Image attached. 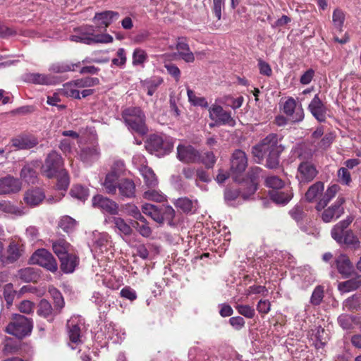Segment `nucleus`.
Listing matches in <instances>:
<instances>
[{
	"instance_id": "f257e3e1",
	"label": "nucleus",
	"mask_w": 361,
	"mask_h": 361,
	"mask_svg": "<svg viewBox=\"0 0 361 361\" xmlns=\"http://www.w3.org/2000/svg\"><path fill=\"white\" fill-rule=\"evenodd\" d=\"M122 117L126 124L132 130L145 135L147 132L145 125V116L143 111L138 107H130L122 113Z\"/></svg>"
},
{
	"instance_id": "f03ea898",
	"label": "nucleus",
	"mask_w": 361,
	"mask_h": 361,
	"mask_svg": "<svg viewBox=\"0 0 361 361\" xmlns=\"http://www.w3.org/2000/svg\"><path fill=\"white\" fill-rule=\"evenodd\" d=\"M32 320L21 314H14L6 331L8 334L23 338L30 334L32 330Z\"/></svg>"
},
{
	"instance_id": "7ed1b4c3",
	"label": "nucleus",
	"mask_w": 361,
	"mask_h": 361,
	"mask_svg": "<svg viewBox=\"0 0 361 361\" xmlns=\"http://www.w3.org/2000/svg\"><path fill=\"white\" fill-rule=\"evenodd\" d=\"M283 147L279 144V136L276 133L269 134L262 141L252 147V153L255 158L257 159V162L261 163L264 156L267 153L276 149H280Z\"/></svg>"
},
{
	"instance_id": "20e7f679",
	"label": "nucleus",
	"mask_w": 361,
	"mask_h": 361,
	"mask_svg": "<svg viewBox=\"0 0 361 361\" xmlns=\"http://www.w3.org/2000/svg\"><path fill=\"white\" fill-rule=\"evenodd\" d=\"M63 159L55 150L51 151L46 157L42 166V173L48 178H54L58 172L63 169Z\"/></svg>"
},
{
	"instance_id": "39448f33",
	"label": "nucleus",
	"mask_w": 361,
	"mask_h": 361,
	"mask_svg": "<svg viewBox=\"0 0 361 361\" xmlns=\"http://www.w3.org/2000/svg\"><path fill=\"white\" fill-rule=\"evenodd\" d=\"M24 252L22 245L11 241L5 249L4 244L0 241V263L3 266H7L17 262Z\"/></svg>"
},
{
	"instance_id": "423d86ee",
	"label": "nucleus",
	"mask_w": 361,
	"mask_h": 361,
	"mask_svg": "<svg viewBox=\"0 0 361 361\" xmlns=\"http://www.w3.org/2000/svg\"><path fill=\"white\" fill-rule=\"evenodd\" d=\"M32 264H38L51 272H56L58 264L52 254L46 249H38L30 257Z\"/></svg>"
},
{
	"instance_id": "0eeeda50",
	"label": "nucleus",
	"mask_w": 361,
	"mask_h": 361,
	"mask_svg": "<svg viewBox=\"0 0 361 361\" xmlns=\"http://www.w3.org/2000/svg\"><path fill=\"white\" fill-rule=\"evenodd\" d=\"M146 149L151 153L158 155L167 154L173 149V144L164 140L163 137L156 134L151 135L146 143Z\"/></svg>"
},
{
	"instance_id": "6e6552de",
	"label": "nucleus",
	"mask_w": 361,
	"mask_h": 361,
	"mask_svg": "<svg viewBox=\"0 0 361 361\" xmlns=\"http://www.w3.org/2000/svg\"><path fill=\"white\" fill-rule=\"evenodd\" d=\"M177 158L183 163L193 164L200 161L201 154L190 145H179L177 147Z\"/></svg>"
},
{
	"instance_id": "1a4fd4ad",
	"label": "nucleus",
	"mask_w": 361,
	"mask_h": 361,
	"mask_svg": "<svg viewBox=\"0 0 361 361\" xmlns=\"http://www.w3.org/2000/svg\"><path fill=\"white\" fill-rule=\"evenodd\" d=\"M209 118L214 121L218 125H228L234 126L235 120L231 116L230 112L225 111L222 106L219 105H212L209 109Z\"/></svg>"
},
{
	"instance_id": "9d476101",
	"label": "nucleus",
	"mask_w": 361,
	"mask_h": 361,
	"mask_svg": "<svg viewBox=\"0 0 361 361\" xmlns=\"http://www.w3.org/2000/svg\"><path fill=\"white\" fill-rule=\"evenodd\" d=\"M82 325V322L78 317H72L67 322L66 327L70 340L69 345L72 349L75 348L72 344L79 345L82 343L81 327Z\"/></svg>"
},
{
	"instance_id": "9b49d317",
	"label": "nucleus",
	"mask_w": 361,
	"mask_h": 361,
	"mask_svg": "<svg viewBox=\"0 0 361 361\" xmlns=\"http://www.w3.org/2000/svg\"><path fill=\"white\" fill-rule=\"evenodd\" d=\"M317 173L318 171L312 163L302 161L298 167L296 178L300 184H306L313 180Z\"/></svg>"
},
{
	"instance_id": "f8f14e48",
	"label": "nucleus",
	"mask_w": 361,
	"mask_h": 361,
	"mask_svg": "<svg viewBox=\"0 0 361 361\" xmlns=\"http://www.w3.org/2000/svg\"><path fill=\"white\" fill-rule=\"evenodd\" d=\"M345 202V200L343 197H338L336 202L331 206L324 209L322 215V220L328 223L339 218L344 212L343 204Z\"/></svg>"
},
{
	"instance_id": "ddd939ff",
	"label": "nucleus",
	"mask_w": 361,
	"mask_h": 361,
	"mask_svg": "<svg viewBox=\"0 0 361 361\" xmlns=\"http://www.w3.org/2000/svg\"><path fill=\"white\" fill-rule=\"evenodd\" d=\"M92 205L94 207L100 209L104 212H106L111 215H116L118 213V204L109 198L100 195L93 197Z\"/></svg>"
},
{
	"instance_id": "4468645a",
	"label": "nucleus",
	"mask_w": 361,
	"mask_h": 361,
	"mask_svg": "<svg viewBox=\"0 0 361 361\" xmlns=\"http://www.w3.org/2000/svg\"><path fill=\"white\" fill-rule=\"evenodd\" d=\"M247 166V157L245 152L235 149L231 159V171L233 173L240 174Z\"/></svg>"
},
{
	"instance_id": "2eb2a0df",
	"label": "nucleus",
	"mask_w": 361,
	"mask_h": 361,
	"mask_svg": "<svg viewBox=\"0 0 361 361\" xmlns=\"http://www.w3.org/2000/svg\"><path fill=\"white\" fill-rule=\"evenodd\" d=\"M133 160L134 162L138 161L141 163L140 171L145 180V184L149 188L156 186L158 183L157 179L152 169L144 165L146 162L145 158L142 155L137 154L133 157Z\"/></svg>"
},
{
	"instance_id": "dca6fc26",
	"label": "nucleus",
	"mask_w": 361,
	"mask_h": 361,
	"mask_svg": "<svg viewBox=\"0 0 361 361\" xmlns=\"http://www.w3.org/2000/svg\"><path fill=\"white\" fill-rule=\"evenodd\" d=\"M21 190V183L17 178L7 176L0 178V195L16 193Z\"/></svg>"
},
{
	"instance_id": "f3484780",
	"label": "nucleus",
	"mask_w": 361,
	"mask_h": 361,
	"mask_svg": "<svg viewBox=\"0 0 361 361\" xmlns=\"http://www.w3.org/2000/svg\"><path fill=\"white\" fill-rule=\"evenodd\" d=\"M308 109L312 116L319 121L324 122L326 118L327 109L322 102L318 94H315L309 104Z\"/></svg>"
},
{
	"instance_id": "a211bd4d",
	"label": "nucleus",
	"mask_w": 361,
	"mask_h": 361,
	"mask_svg": "<svg viewBox=\"0 0 361 361\" xmlns=\"http://www.w3.org/2000/svg\"><path fill=\"white\" fill-rule=\"evenodd\" d=\"M336 269L343 278H348L354 272V267L349 257L341 254L335 259Z\"/></svg>"
},
{
	"instance_id": "6ab92c4d",
	"label": "nucleus",
	"mask_w": 361,
	"mask_h": 361,
	"mask_svg": "<svg viewBox=\"0 0 361 361\" xmlns=\"http://www.w3.org/2000/svg\"><path fill=\"white\" fill-rule=\"evenodd\" d=\"M12 146L17 149H28L35 147L38 144V140L32 135H21L12 138Z\"/></svg>"
},
{
	"instance_id": "aec40b11",
	"label": "nucleus",
	"mask_w": 361,
	"mask_h": 361,
	"mask_svg": "<svg viewBox=\"0 0 361 361\" xmlns=\"http://www.w3.org/2000/svg\"><path fill=\"white\" fill-rule=\"evenodd\" d=\"M284 113L290 116V119L293 122L301 121L304 118L303 109L300 107L296 109L295 100L293 98L288 99L283 105Z\"/></svg>"
},
{
	"instance_id": "412c9836",
	"label": "nucleus",
	"mask_w": 361,
	"mask_h": 361,
	"mask_svg": "<svg viewBox=\"0 0 361 361\" xmlns=\"http://www.w3.org/2000/svg\"><path fill=\"white\" fill-rule=\"evenodd\" d=\"M113 42V37L109 34L93 33L92 28H90L86 32L82 33V43L92 44L94 43H111Z\"/></svg>"
},
{
	"instance_id": "4be33fe9",
	"label": "nucleus",
	"mask_w": 361,
	"mask_h": 361,
	"mask_svg": "<svg viewBox=\"0 0 361 361\" xmlns=\"http://www.w3.org/2000/svg\"><path fill=\"white\" fill-rule=\"evenodd\" d=\"M37 313L49 322H53L55 317L59 314L58 311L54 307L53 308L51 303L45 299H42L39 301L37 305Z\"/></svg>"
},
{
	"instance_id": "5701e85b",
	"label": "nucleus",
	"mask_w": 361,
	"mask_h": 361,
	"mask_svg": "<svg viewBox=\"0 0 361 361\" xmlns=\"http://www.w3.org/2000/svg\"><path fill=\"white\" fill-rule=\"evenodd\" d=\"M117 189L121 198H133L135 196V184L133 180L123 178L118 182Z\"/></svg>"
},
{
	"instance_id": "b1692460",
	"label": "nucleus",
	"mask_w": 361,
	"mask_h": 361,
	"mask_svg": "<svg viewBox=\"0 0 361 361\" xmlns=\"http://www.w3.org/2000/svg\"><path fill=\"white\" fill-rule=\"evenodd\" d=\"M71 248V245L64 239H59L57 240H52V249L56 255L60 262H62V267L68 269L66 264L64 263L63 256L68 254Z\"/></svg>"
},
{
	"instance_id": "393cba45",
	"label": "nucleus",
	"mask_w": 361,
	"mask_h": 361,
	"mask_svg": "<svg viewBox=\"0 0 361 361\" xmlns=\"http://www.w3.org/2000/svg\"><path fill=\"white\" fill-rule=\"evenodd\" d=\"M118 16L119 14L118 12L106 11L96 13L94 20L99 27L106 29L114 20H117Z\"/></svg>"
},
{
	"instance_id": "a878e982",
	"label": "nucleus",
	"mask_w": 361,
	"mask_h": 361,
	"mask_svg": "<svg viewBox=\"0 0 361 361\" xmlns=\"http://www.w3.org/2000/svg\"><path fill=\"white\" fill-rule=\"evenodd\" d=\"M240 195L244 200H247L252 195H249V190H247L245 185L243 184L240 188L234 189L228 188L224 192V199L227 202L236 200Z\"/></svg>"
},
{
	"instance_id": "bb28decb",
	"label": "nucleus",
	"mask_w": 361,
	"mask_h": 361,
	"mask_svg": "<svg viewBox=\"0 0 361 361\" xmlns=\"http://www.w3.org/2000/svg\"><path fill=\"white\" fill-rule=\"evenodd\" d=\"M353 218L351 216H348L346 219L338 222L336 225L334 226L331 230V236L332 238L338 243H343V237L345 234V230L348 227V226L352 223Z\"/></svg>"
},
{
	"instance_id": "cd10ccee",
	"label": "nucleus",
	"mask_w": 361,
	"mask_h": 361,
	"mask_svg": "<svg viewBox=\"0 0 361 361\" xmlns=\"http://www.w3.org/2000/svg\"><path fill=\"white\" fill-rule=\"evenodd\" d=\"M44 197V193L40 188H35L29 190L25 192L24 201L30 207H35L40 204Z\"/></svg>"
},
{
	"instance_id": "c85d7f7f",
	"label": "nucleus",
	"mask_w": 361,
	"mask_h": 361,
	"mask_svg": "<svg viewBox=\"0 0 361 361\" xmlns=\"http://www.w3.org/2000/svg\"><path fill=\"white\" fill-rule=\"evenodd\" d=\"M178 54L186 63H192L195 61L193 53L190 51L189 45L183 38H178L176 44Z\"/></svg>"
},
{
	"instance_id": "c756f323",
	"label": "nucleus",
	"mask_w": 361,
	"mask_h": 361,
	"mask_svg": "<svg viewBox=\"0 0 361 361\" xmlns=\"http://www.w3.org/2000/svg\"><path fill=\"white\" fill-rule=\"evenodd\" d=\"M53 77L40 73H27L24 75L25 81L36 85H48L54 84Z\"/></svg>"
},
{
	"instance_id": "7c9ffc66",
	"label": "nucleus",
	"mask_w": 361,
	"mask_h": 361,
	"mask_svg": "<svg viewBox=\"0 0 361 361\" xmlns=\"http://www.w3.org/2000/svg\"><path fill=\"white\" fill-rule=\"evenodd\" d=\"M173 203L176 208L186 214L194 213L197 209V202L192 201L186 197L176 199L173 201Z\"/></svg>"
},
{
	"instance_id": "2f4dec72",
	"label": "nucleus",
	"mask_w": 361,
	"mask_h": 361,
	"mask_svg": "<svg viewBox=\"0 0 361 361\" xmlns=\"http://www.w3.org/2000/svg\"><path fill=\"white\" fill-rule=\"evenodd\" d=\"M1 353L4 356L17 353L21 348V342L7 337L2 343Z\"/></svg>"
},
{
	"instance_id": "473e14b6",
	"label": "nucleus",
	"mask_w": 361,
	"mask_h": 361,
	"mask_svg": "<svg viewBox=\"0 0 361 361\" xmlns=\"http://www.w3.org/2000/svg\"><path fill=\"white\" fill-rule=\"evenodd\" d=\"M142 211L145 214L151 217L157 223L159 224H162L164 223V217L161 208H159L154 204L146 203L142 205Z\"/></svg>"
},
{
	"instance_id": "72a5a7b5",
	"label": "nucleus",
	"mask_w": 361,
	"mask_h": 361,
	"mask_svg": "<svg viewBox=\"0 0 361 361\" xmlns=\"http://www.w3.org/2000/svg\"><path fill=\"white\" fill-rule=\"evenodd\" d=\"M293 192L290 188L283 190H273L269 192L270 198L277 204H287L293 197Z\"/></svg>"
},
{
	"instance_id": "f704fd0d",
	"label": "nucleus",
	"mask_w": 361,
	"mask_h": 361,
	"mask_svg": "<svg viewBox=\"0 0 361 361\" xmlns=\"http://www.w3.org/2000/svg\"><path fill=\"white\" fill-rule=\"evenodd\" d=\"M80 67V61L78 63L57 62L53 63L49 71L55 73H63L68 71H75L76 68Z\"/></svg>"
},
{
	"instance_id": "c9c22d12",
	"label": "nucleus",
	"mask_w": 361,
	"mask_h": 361,
	"mask_svg": "<svg viewBox=\"0 0 361 361\" xmlns=\"http://www.w3.org/2000/svg\"><path fill=\"white\" fill-rule=\"evenodd\" d=\"M261 171L262 169L259 167L256 166L251 168L248 172V176L250 180L244 185H245L247 187V190H249V195H253L257 190V178H259Z\"/></svg>"
},
{
	"instance_id": "e433bc0d",
	"label": "nucleus",
	"mask_w": 361,
	"mask_h": 361,
	"mask_svg": "<svg viewBox=\"0 0 361 361\" xmlns=\"http://www.w3.org/2000/svg\"><path fill=\"white\" fill-rule=\"evenodd\" d=\"M338 189L339 186L337 185H333L329 187L322 198H321L318 202L316 206V209L318 211L323 209L327 205L329 201L336 196Z\"/></svg>"
},
{
	"instance_id": "4c0bfd02",
	"label": "nucleus",
	"mask_w": 361,
	"mask_h": 361,
	"mask_svg": "<svg viewBox=\"0 0 361 361\" xmlns=\"http://www.w3.org/2000/svg\"><path fill=\"white\" fill-rule=\"evenodd\" d=\"M18 276L23 281L29 283L37 281L39 277V274L35 268L26 267L18 271Z\"/></svg>"
},
{
	"instance_id": "58836bf2",
	"label": "nucleus",
	"mask_w": 361,
	"mask_h": 361,
	"mask_svg": "<svg viewBox=\"0 0 361 361\" xmlns=\"http://www.w3.org/2000/svg\"><path fill=\"white\" fill-rule=\"evenodd\" d=\"M118 178V177L113 175V173H108L106 175L102 186L106 193L109 195H115L116 193L117 186L118 184L117 181Z\"/></svg>"
},
{
	"instance_id": "ea45409f",
	"label": "nucleus",
	"mask_w": 361,
	"mask_h": 361,
	"mask_svg": "<svg viewBox=\"0 0 361 361\" xmlns=\"http://www.w3.org/2000/svg\"><path fill=\"white\" fill-rule=\"evenodd\" d=\"M361 287V275L338 284V290L342 292H350Z\"/></svg>"
},
{
	"instance_id": "a19ab883",
	"label": "nucleus",
	"mask_w": 361,
	"mask_h": 361,
	"mask_svg": "<svg viewBox=\"0 0 361 361\" xmlns=\"http://www.w3.org/2000/svg\"><path fill=\"white\" fill-rule=\"evenodd\" d=\"M99 152L96 147H86L80 151V159L86 163L91 164L99 158Z\"/></svg>"
},
{
	"instance_id": "79ce46f5",
	"label": "nucleus",
	"mask_w": 361,
	"mask_h": 361,
	"mask_svg": "<svg viewBox=\"0 0 361 361\" xmlns=\"http://www.w3.org/2000/svg\"><path fill=\"white\" fill-rule=\"evenodd\" d=\"M64 263L66 264L68 269H66L63 267H62V262H61V269L66 274L73 273L75 269V267L78 265L79 258L75 254L68 253L63 256Z\"/></svg>"
},
{
	"instance_id": "37998d69",
	"label": "nucleus",
	"mask_w": 361,
	"mask_h": 361,
	"mask_svg": "<svg viewBox=\"0 0 361 361\" xmlns=\"http://www.w3.org/2000/svg\"><path fill=\"white\" fill-rule=\"evenodd\" d=\"M284 148L269 152L267 156L265 166L270 169H276L279 166V157Z\"/></svg>"
},
{
	"instance_id": "c03bdc74",
	"label": "nucleus",
	"mask_w": 361,
	"mask_h": 361,
	"mask_svg": "<svg viewBox=\"0 0 361 361\" xmlns=\"http://www.w3.org/2000/svg\"><path fill=\"white\" fill-rule=\"evenodd\" d=\"M76 224L77 222L74 219L69 216H63L60 219L58 226L64 232L69 233L75 230Z\"/></svg>"
},
{
	"instance_id": "a18cd8bd",
	"label": "nucleus",
	"mask_w": 361,
	"mask_h": 361,
	"mask_svg": "<svg viewBox=\"0 0 361 361\" xmlns=\"http://www.w3.org/2000/svg\"><path fill=\"white\" fill-rule=\"evenodd\" d=\"M324 188V183L322 182H316L309 188L308 190L305 193L307 200L309 202L313 201L319 195L322 194Z\"/></svg>"
},
{
	"instance_id": "49530a36",
	"label": "nucleus",
	"mask_w": 361,
	"mask_h": 361,
	"mask_svg": "<svg viewBox=\"0 0 361 361\" xmlns=\"http://www.w3.org/2000/svg\"><path fill=\"white\" fill-rule=\"evenodd\" d=\"M57 188L61 190H66L70 184V176L68 171L63 169L60 170L57 175Z\"/></svg>"
},
{
	"instance_id": "de8ad7c7",
	"label": "nucleus",
	"mask_w": 361,
	"mask_h": 361,
	"mask_svg": "<svg viewBox=\"0 0 361 361\" xmlns=\"http://www.w3.org/2000/svg\"><path fill=\"white\" fill-rule=\"evenodd\" d=\"M99 84L97 78L85 77L73 81L74 87L76 88L92 87Z\"/></svg>"
},
{
	"instance_id": "09e8293b",
	"label": "nucleus",
	"mask_w": 361,
	"mask_h": 361,
	"mask_svg": "<svg viewBox=\"0 0 361 361\" xmlns=\"http://www.w3.org/2000/svg\"><path fill=\"white\" fill-rule=\"evenodd\" d=\"M0 212L16 216H22L24 214L22 210L6 200L0 201Z\"/></svg>"
},
{
	"instance_id": "8fccbe9b",
	"label": "nucleus",
	"mask_w": 361,
	"mask_h": 361,
	"mask_svg": "<svg viewBox=\"0 0 361 361\" xmlns=\"http://www.w3.org/2000/svg\"><path fill=\"white\" fill-rule=\"evenodd\" d=\"M187 94L188 97V101L193 106H199L204 108H207L209 106V104L206 99L203 97H197L195 92L192 90L188 88Z\"/></svg>"
},
{
	"instance_id": "3c124183",
	"label": "nucleus",
	"mask_w": 361,
	"mask_h": 361,
	"mask_svg": "<svg viewBox=\"0 0 361 361\" xmlns=\"http://www.w3.org/2000/svg\"><path fill=\"white\" fill-rule=\"evenodd\" d=\"M70 193L72 197L81 201H85L89 196L88 189L80 185H73Z\"/></svg>"
},
{
	"instance_id": "603ef678",
	"label": "nucleus",
	"mask_w": 361,
	"mask_h": 361,
	"mask_svg": "<svg viewBox=\"0 0 361 361\" xmlns=\"http://www.w3.org/2000/svg\"><path fill=\"white\" fill-rule=\"evenodd\" d=\"M314 337L316 339V347H323L329 340V334L321 326L317 327L314 333Z\"/></svg>"
},
{
	"instance_id": "864d4df0",
	"label": "nucleus",
	"mask_w": 361,
	"mask_h": 361,
	"mask_svg": "<svg viewBox=\"0 0 361 361\" xmlns=\"http://www.w3.org/2000/svg\"><path fill=\"white\" fill-rule=\"evenodd\" d=\"M112 222L114 224L116 228L125 235H130L132 233L133 229L121 217H114Z\"/></svg>"
},
{
	"instance_id": "5fc2aeb1",
	"label": "nucleus",
	"mask_w": 361,
	"mask_h": 361,
	"mask_svg": "<svg viewBox=\"0 0 361 361\" xmlns=\"http://www.w3.org/2000/svg\"><path fill=\"white\" fill-rule=\"evenodd\" d=\"M332 20L335 28L337 29L338 31H341L342 27L345 21L344 12L339 8L335 9L333 12Z\"/></svg>"
},
{
	"instance_id": "6e6d98bb",
	"label": "nucleus",
	"mask_w": 361,
	"mask_h": 361,
	"mask_svg": "<svg viewBox=\"0 0 361 361\" xmlns=\"http://www.w3.org/2000/svg\"><path fill=\"white\" fill-rule=\"evenodd\" d=\"M143 197L149 201L161 202L165 200V195L160 191L150 189L143 193Z\"/></svg>"
},
{
	"instance_id": "4d7b16f0",
	"label": "nucleus",
	"mask_w": 361,
	"mask_h": 361,
	"mask_svg": "<svg viewBox=\"0 0 361 361\" xmlns=\"http://www.w3.org/2000/svg\"><path fill=\"white\" fill-rule=\"evenodd\" d=\"M54 302V309L60 314L64 307L65 302L61 293L56 289L53 288L50 290Z\"/></svg>"
},
{
	"instance_id": "13d9d810",
	"label": "nucleus",
	"mask_w": 361,
	"mask_h": 361,
	"mask_svg": "<svg viewBox=\"0 0 361 361\" xmlns=\"http://www.w3.org/2000/svg\"><path fill=\"white\" fill-rule=\"evenodd\" d=\"M266 185L273 188L274 190H279L284 185V182L276 176H268L265 180Z\"/></svg>"
},
{
	"instance_id": "bf43d9fd",
	"label": "nucleus",
	"mask_w": 361,
	"mask_h": 361,
	"mask_svg": "<svg viewBox=\"0 0 361 361\" xmlns=\"http://www.w3.org/2000/svg\"><path fill=\"white\" fill-rule=\"evenodd\" d=\"M345 245L353 246L356 248L360 247V241L358 238L354 235L352 231H346L344 236L343 237V243Z\"/></svg>"
},
{
	"instance_id": "052dcab7",
	"label": "nucleus",
	"mask_w": 361,
	"mask_h": 361,
	"mask_svg": "<svg viewBox=\"0 0 361 361\" xmlns=\"http://www.w3.org/2000/svg\"><path fill=\"white\" fill-rule=\"evenodd\" d=\"M147 59L146 51L141 49H135L133 54V64L134 66L141 65L145 63Z\"/></svg>"
},
{
	"instance_id": "680f3d73",
	"label": "nucleus",
	"mask_w": 361,
	"mask_h": 361,
	"mask_svg": "<svg viewBox=\"0 0 361 361\" xmlns=\"http://www.w3.org/2000/svg\"><path fill=\"white\" fill-rule=\"evenodd\" d=\"M324 288L321 286H317L312 294L310 298V303L313 305H319L324 298Z\"/></svg>"
},
{
	"instance_id": "e2e57ef3",
	"label": "nucleus",
	"mask_w": 361,
	"mask_h": 361,
	"mask_svg": "<svg viewBox=\"0 0 361 361\" xmlns=\"http://www.w3.org/2000/svg\"><path fill=\"white\" fill-rule=\"evenodd\" d=\"M238 312L248 319H252L255 317V309L248 305H238L235 306Z\"/></svg>"
},
{
	"instance_id": "0e129e2a",
	"label": "nucleus",
	"mask_w": 361,
	"mask_h": 361,
	"mask_svg": "<svg viewBox=\"0 0 361 361\" xmlns=\"http://www.w3.org/2000/svg\"><path fill=\"white\" fill-rule=\"evenodd\" d=\"M125 171L126 166L124 162L121 160H116L113 163L111 171L109 173H113V175L119 178L124 173Z\"/></svg>"
},
{
	"instance_id": "69168bd1",
	"label": "nucleus",
	"mask_w": 361,
	"mask_h": 361,
	"mask_svg": "<svg viewBox=\"0 0 361 361\" xmlns=\"http://www.w3.org/2000/svg\"><path fill=\"white\" fill-rule=\"evenodd\" d=\"M163 82V80L160 78L150 80L145 82V85L147 89V94L152 96L157 87Z\"/></svg>"
},
{
	"instance_id": "338daca9",
	"label": "nucleus",
	"mask_w": 361,
	"mask_h": 361,
	"mask_svg": "<svg viewBox=\"0 0 361 361\" xmlns=\"http://www.w3.org/2000/svg\"><path fill=\"white\" fill-rule=\"evenodd\" d=\"M3 295L8 305L12 304L16 295V292L13 290L11 283L6 284L4 286Z\"/></svg>"
},
{
	"instance_id": "774afa93",
	"label": "nucleus",
	"mask_w": 361,
	"mask_h": 361,
	"mask_svg": "<svg viewBox=\"0 0 361 361\" xmlns=\"http://www.w3.org/2000/svg\"><path fill=\"white\" fill-rule=\"evenodd\" d=\"M161 210L164 217V221H167L169 224L171 225L176 215L175 210L169 205L161 207Z\"/></svg>"
}]
</instances>
